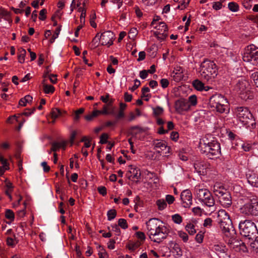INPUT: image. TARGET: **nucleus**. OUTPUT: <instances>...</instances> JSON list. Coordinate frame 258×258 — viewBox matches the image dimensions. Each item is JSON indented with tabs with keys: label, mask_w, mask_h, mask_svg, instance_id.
Returning <instances> with one entry per match:
<instances>
[{
	"label": "nucleus",
	"mask_w": 258,
	"mask_h": 258,
	"mask_svg": "<svg viewBox=\"0 0 258 258\" xmlns=\"http://www.w3.org/2000/svg\"><path fill=\"white\" fill-rule=\"evenodd\" d=\"M146 226L149 238L154 242H161L166 238L169 233V228L157 218L150 219L146 222Z\"/></svg>",
	"instance_id": "nucleus-1"
},
{
	"label": "nucleus",
	"mask_w": 258,
	"mask_h": 258,
	"mask_svg": "<svg viewBox=\"0 0 258 258\" xmlns=\"http://www.w3.org/2000/svg\"><path fill=\"white\" fill-rule=\"evenodd\" d=\"M199 148L201 152L210 159L217 158L221 154L220 143L216 140H210L207 137L201 140Z\"/></svg>",
	"instance_id": "nucleus-2"
},
{
	"label": "nucleus",
	"mask_w": 258,
	"mask_h": 258,
	"mask_svg": "<svg viewBox=\"0 0 258 258\" xmlns=\"http://www.w3.org/2000/svg\"><path fill=\"white\" fill-rule=\"evenodd\" d=\"M200 73L203 81L212 82L218 74L217 67L213 61L205 59L200 65Z\"/></svg>",
	"instance_id": "nucleus-3"
},
{
	"label": "nucleus",
	"mask_w": 258,
	"mask_h": 258,
	"mask_svg": "<svg viewBox=\"0 0 258 258\" xmlns=\"http://www.w3.org/2000/svg\"><path fill=\"white\" fill-rule=\"evenodd\" d=\"M218 223L220 228L226 236L234 238L236 234L232 222L228 213L223 210L218 213Z\"/></svg>",
	"instance_id": "nucleus-4"
},
{
	"label": "nucleus",
	"mask_w": 258,
	"mask_h": 258,
	"mask_svg": "<svg viewBox=\"0 0 258 258\" xmlns=\"http://www.w3.org/2000/svg\"><path fill=\"white\" fill-rule=\"evenodd\" d=\"M209 105L213 110L223 113L229 112V105L227 99L222 95L216 94L210 98Z\"/></svg>",
	"instance_id": "nucleus-5"
},
{
	"label": "nucleus",
	"mask_w": 258,
	"mask_h": 258,
	"mask_svg": "<svg viewBox=\"0 0 258 258\" xmlns=\"http://www.w3.org/2000/svg\"><path fill=\"white\" fill-rule=\"evenodd\" d=\"M239 228L241 235L252 240H256L257 232L256 226L253 222L248 220L241 221L239 224Z\"/></svg>",
	"instance_id": "nucleus-6"
},
{
	"label": "nucleus",
	"mask_w": 258,
	"mask_h": 258,
	"mask_svg": "<svg viewBox=\"0 0 258 258\" xmlns=\"http://www.w3.org/2000/svg\"><path fill=\"white\" fill-rule=\"evenodd\" d=\"M196 197L197 199L208 207H213L215 202L211 192L206 188H200L199 187L195 188Z\"/></svg>",
	"instance_id": "nucleus-7"
},
{
	"label": "nucleus",
	"mask_w": 258,
	"mask_h": 258,
	"mask_svg": "<svg viewBox=\"0 0 258 258\" xmlns=\"http://www.w3.org/2000/svg\"><path fill=\"white\" fill-rule=\"evenodd\" d=\"M213 191L223 207L229 208L231 205L232 199L229 192L218 185H214Z\"/></svg>",
	"instance_id": "nucleus-8"
},
{
	"label": "nucleus",
	"mask_w": 258,
	"mask_h": 258,
	"mask_svg": "<svg viewBox=\"0 0 258 258\" xmlns=\"http://www.w3.org/2000/svg\"><path fill=\"white\" fill-rule=\"evenodd\" d=\"M241 214L247 216H258V199L252 198L241 206L240 209Z\"/></svg>",
	"instance_id": "nucleus-9"
},
{
	"label": "nucleus",
	"mask_w": 258,
	"mask_h": 258,
	"mask_svg": "<svg viewBox=\"0 0 258 258\" xmlns=\"http://www.w3.org/2000/svg\"><path fill=\"white\" fill-rule=\"evenodd\" d=\"M243 61L250 62L253 65L258 64V48L254 45L247 46L244 50L242 56Z\"/></svg>",
	"instance_id": "nucleus-10"
},
{
	"label": "nucleus",
	"mask_w": 258,
	"mask_h": 258,
	"mask_svg": "<svg viewBox=\"0 0 258 258\" xmlns=\"http://www.w3.org/2000/svg\"><path fill=\"white\" fill-rule=\"evenodd\" d=\"M235 89L239 93L241 99L245 100L251 99L249 90V83L245 79L241 78L238 80Z\"/></svg>",
	"instance_id": "nucleus-11"
},
{
	"label": "nucleus",
	"mask_w": 258,
	"mask_h": 258,
	"mask_svg": "<svg viewBox=\"0 0 258 258\" xmlns=\"http://www.w3.org/2000/svg\"><path fill=\"white\" fill-rule=\"evenodd\" d=\"M235 112L238 120L244 125L248 124L252 119V115L247 107H237Z\"/></svg>",
	"instance_id": "nucleus-12"
},
{
	"label": "nucleus",
	"mask_w": 258,
	"mask_h": 258,
	"mask_svg": "<svg viewBox=\"0 0 258 258\" xmlns=\"http://www.w3.org/2000/svg\"><path fill=\"white\" fill-rule=\"evenodd\" d=\"M174 107L177 112L182 114L183 112L187 111L189 110L190 104L187 100L181 98L175 102Z\"/></svg>",
	"instance_id": "nucleus-13"
},
{
	"label": "nucleus",
	"mask_w": 258,
	"mask_h": 258,
	"mask_svg": "<svg viewBox=\"0 0 258 258\" xmlns=\"http://www.w3.org/2000/svg\"><path fill=\"white\" fill-rule=\"evenodd\" d=\"M100 42L102 45L110 46L113 44V39L114 35L111 31H107L99 35Z\"/></svg>",
	"instance_id": "nucleus-14"
},
{
	"label": "nucleus",
	"mask_w": 258,
	"mask_h": 258,
	"mask_svg": "<svg viewBox=\"0 0 258 258\" xmlns=\"http://www.w3.org/2000/svg\"><path fill=\"white\" fill-rule=\"evenodd\" d=\"M180 199L184 208H189L192 205V197L191 191L188 189L183 190L180 194Z\"/></svg>",
	"instance_id": "nucleus-15"
},
{
	"label": "nucleus",
	"mask_w": 258,
	"mask_h": 258,
	"mask_svg": "<svg viewBox=\"0 0 258 258\" xmlns=\"http://www.w3.org/2000/svg\"><path fill=\"white\" fill-rule=\"evenodd\" d=\"M210 164L205 161H197L194 164L195 170L200 174L206 173L207 169L209 168Z\"/></svg>",
	"instance_id": "nucleus-16"
},
{
	"label": "nucleus",
	"mask_w": 258,
	"mask_h": 258,
	"mask_svg": "<svg viewBox=\"0 0 258 258\" xmlns=\"http://www.w3.org/2000/svg\"><path fill=\"white\" fill-rule=\"evenodd\" d=\"M153 145L154 146V149L156 150V152L161 155L162 151L168 149L169 151V147H168L164 141H160L159 140H155L153 141Z\"/></svg>",
	"instance_id": "nucleus-17"
},
{
	"label": "nucleus",
	"mask_w": 258,
	"mask_h": 258,
	"mask_svg": "<svg viewBox=\"0 0 258 258\" xmlns=\"http://www.w3.org/2000/svg\"><path fill=\"white\" fill-rule=\"evenodd\" d=\"M248 182L253 186L258 187V174L249 170L246 174Z\"/></svg>",
	"instance_id": "nucleus-18"
},
{
	"label": "nucleus",
	"mask_w": 258,
	"mask_h": 258,
	"mask_svg": "<svg viewBox=\"0 0 258 258\" xmlns=\"http://www.w3.org/2000/svg\"><path fill=\"white\" fill-rule=\"evenodd\" d=\"M158 27V29L162 32V37H158V38L161 39H165L167 36L168 27L167 25L164 22H160Z\"/></svg>",
	"instance_id": "nucleus-19"
},
{
	"label": "nucleus",
	"mask_w": 258,
	"mask_h": 258,
	"mask_svg": "<svg viewBox=\"0 0 258 258\" xmlns=\"http://www.w3.org/2000/svg\"><path fill=\"white\" fill-rule=\"evenodd\" d=\"M130 131L131 134L136 136L138 134L145 132L146 130L145 128L142 127L139 125H135L131 126L130 128Z\"/></svg>",
	"instance_id": "nucleus-20"
},
{
	"label": "nucleus",
	"mask_w": 258,
	"mask_h": 258,
	"mask_svg": "<svg viewBox=\"0 0 258 258\" xmlns=\"http://www.w3.org/2000/svg\"><path fill=\"white\" fill-rule=\"evenodd\" d=\"M131 170L129 171L131 175H128V178L131 177L133 178L139 179L141 176V172L139 169L136 168H134L132 165L131 166Z\"/></svg>",
	"instance_id": "nucleus-21"
},
{
	"label": "nucleus",
	"mask_w": 258,
	"mask_h": 258,
	"mask_svg": "<svg viewBox=\"0 0 258 258\" xmlns=\"http://www.w3.org/2000/svg\"><path fill=\"white\" fill-rule=\"evenodd\" d=\"M62 112L61 110L58 108H53L51 111V115L53 120L52 121V123H54L55 119L59 116L61 115Z\"/></svg>",
	"instance_id": "nucleus-22"
},
{
	"label": "nucleus",
	"mask_w": 258,
	"mask_h": 258,
	"mask_svg": "<svg viewBox=\"0 0 258 258\" xmlns=\"http://www.w3.org/2000/svg\"><path fill=\"white\" fill-rule=\"evenodd\" d=\"M45 80L43 81V91L46 94H52L54 92L55 89L54 87L50 85H47L44 83Z\"/></svg>",
	"instance_id": "nucleus-23"
},
{
	"label": "nucleus",
	"mask_w": 258,
	"mask_h": 258,
	"mask_svg": "<svg viewBox=\"0 0 258 258\" xmlns=\"http://www.w3.org/2000/svg\"><path fill=\"white\" fill-rule=\"evenodd\" d=\"M33 98L30 95H26L24 98H21L19 102L20 105L25 106L27 103H30L32 101Z\"/></svg>",
	"instance_id": "nucleus-24"
},
{
	"label": "nucleus",
	"mask_w": 258,
	"mask_h": 258,
	"mask_svg": "<svg viewBox=\"0 0 258 258\" xmlns=\"http://www.w3.org/2000/svg\"><path fill=\"white\" fill-rule=\"evenodd\" d=\"M192 85L198 91H203L204 89V84L198 79L192 82Z\"/></svg>",
	"instance_id": "nucleus-25"
},
{
	"label": "nucleus",
	"mask_w": 258,
	"mask_h": 258,
	"mask_svg": "<svg viewBox=\"0 0 258 258\" xmlns=\"http://www.w3.org/2000/svg\"><path fill=\"white\" fill-rule=\"evenodd\" d=\"M185 229L190 235H194L196 233L195 226L192 223H187L185 227Z\"/></svg>",
	"instance_id": "nucleus-26"
},
{
	"label": "nucleus",
	"mask_w": 258,
	"mask_h": 258,
	"mask_svg": "<svg viewBox=\"0 0 258 258\" xmlns=\"http://www.w3.org/2000/svg\"><path fill=\"white\" fill-rule=\"evenodd\" d=\"M173 252L175 253L177 257H180L182 255V251L178 244H174L173 246Z\"/></svg>",
	"instance_id": "nucleus-27"
},
{
	"label": "nucleus",
	"mask_w": 258,
	"mask_h": 258,
	"mask_svg": "<svg viewBox=\"0 0 258 258\" xmlns=\"http://www.w3.org/2000/svg\"><path fill=\"white\" fill-rule=\"evenodd\" d=\"M100 112L98 110H94L91 113L85 116V118L87 121H91L93 119L99 115Z\"/></svg>",
	"instance_id": "nucleus-28"
},
{
	"label": "nucleus",
	"mask_w": 258,
	"mask_h": 258,
	"mask_svg": "<svg viewBox=\"0 0 258 258\" xmlns=\"http://www.w3.org/2000/svg\"><path fill=\"white\" fill-rule=\"evenodd\" d=\"M19 53L20 54L18 56V61L20 63H23L25 61V57L26 54V51L24 49L21 48L20 50Z\"/></svg>",
	"instance_id": "nucleus-29"
},
{
	"label": "nucleus",
	"mask_w": 258,
	"mask_h": 258,
	"mask_svg": "<svg viewBox=\"0 0 258 258\" xmlns=\"http://www.w3.org/2000/svg\"><path fill=\"white\" fill-rule=\"evenodd\" d=\"M109 95L107 94L105 97L103 96H101L100 97V100L104 103H107L108 106H112V103L113 102V100L112 99L109 98Z\"/></svg>",
	"instance_id": "nucleus-30"
},
{
	"label": "nucleus",
	"mask_w": 258,
	"mask_h": 258,
	"mask_svg": "<svg viewBox=\"0 0 258 258\" xmlns=\"http://www.w3.org/2000/svg\"><path fill=\"white\" fill-rule=\"evenodd\" d=\"M156 204L159 210H163L167 207L166 202L163 199H159L157 201Z\"/></svg>",
	"instance_id": "nucleus-31"
},
{
	"label": "nucleus",
	"mask_w": 258,
	"mask_h": 258,
	"mask_svg": "<svg viewBox=\"0 0 258 258\" xmlns=\"http://www.w3.org/2000/svg\"><path fill=\"white\" fill-rule=\"evenodd\" d=\"M0 16L4 17L6 20L9 21L10 18V13L5 9L1 8Z\"/></svg>",
	"instance_id": "nucleus-32"
},
{
	"label": "nucleus",
	"mask_w": 258,
	"mask_h": 258,
	"mask_svg": "<svg viewBox=\"0 0 258 258\" xmlns=\"http://www.w3.org/2000/svg\"><path fill=\"white\" fill-rule=\"evenodd\" d=\"M5 217L7 219L13 221L15 218V215L12 210L7 209L5 212Z\"/></svg>",
	"instance_id": "nucleus-33"
},
{
	"label": "nucleus",
	"mask_w": 258,
	"mask_h": 258,
	"mask_svg": "<svg viewBox=\"0 0 258 258\" xmlns=\"http://www.w3.org/2000/svg\"><path fill=\"white\" fill-rule=\"evenodd\" d=\"M84 112V108H81L80 109H79L78 110H77L76 111H75V114H74V119L75 120V121H78L80 118V115L83 114Z\"/></svg>",
	"instance_id": "nucleus-34"
},
{
	"label": "nucleus",
	"mask_w": 258,
	"mask_h": 258,
	"mask_svg": "<svg viewBox=\"0 0 258 258\" xmlns=\"http://www.w3.org/2000/svg\"><path fill=\"white\" fill-rule=\"evenodd\" d=\"M229 9L232 12H237L239 10L238 5L234 2H230L228 5Z\"/></svg>",
	"instance_id": "nucleus-35"
},
{
	"label": "nucleus",
	"mask_w": 258,
	"mask_h": 258,
	"mask_svg": "<svg viewBox=\"0 0 258 258\" xmlns=\"http://www.w3.org/2000/svg\"><path fill=\"white\" fill-rule=\"evenodd\" d=\"M107 219L109 221L114 219L116 216V211L114 209L109 210L107 213Z\"/></svg>",
	"instance_id": "nucleus-36"
},
{
	"label": "nucleus",
	"mask_w": 258,
	"mask_h": 258,
	"mask_svg": "<svg viewBox=\"0 0 258 258\" xmlns=\"http://www.w3.org/2000/svg\"><path fill=\"white\" fill-rule=\"evenodd\" d=\"M172 220L173 221L177 224H180L182 222V217L178 214H174L172 216Z\"/></svg>",
	"instance_id": "nucleus-37"
},
{
	"label": "nucleus",
	"mask_w": 258,
	"mask_h": 258,
	"mask_svg": "<svg viewBox=\"0 0 258 258\" xmlns=\"http://www.w3.org/2000/svg\"><path fill=\"white\" fill-rule=\"evenodd\" d=\"M212 250L215 252H219L220 253L224 252V247L219 244H215L212 247Z\"/></svg>",
	"instance_id": "nucleus-38"
},
{
	"label": "nucleus",
	"mask_w": 258,
	"mask_h": 258,
	"mask_svg": "<svg viewBox=\"0 0 258 258\" xmlns=\"http://www.w3.org/2000/svg\"><path fill=\"white\" fill-rule=\"evenodd\" d=\"M187 101H188L189 104H190V107L191 106H196L197 104V96L195 95L189 96Z\"/></svg>",
	"instance_id": "nucleus-39"
},
{
	"label": "nucleus",
	"mask_w": 258,
	"mask_h": 258,
	"mask_svg": "<svg viewBox=\"0 0 258 258\" xmlns=\"http://www.w3.org/2000/svg\"><path fill=\"white\" fill-rule=\"evenodd\" d=\"M235 242L239 243V248L236 249V250L241 251L244 252L247 251V247L244 242L238 241H235Z\"/></svg>",
	"instance_id": "nucleus-40"
},
{
	"label": "nucleus",
	"mask_w": 258,
	"mask_h": 258,
	"mask_svg": "<svg viewBox=\"0 0 258 258\" xmlns=\"http://www.w3.org/2000/svg\"><path fill=\"white\" fill-rule=\"evenodd\" d=\"M118 225L123 229H125L128 227L126 221L124 219H119L118 221Z\"/></svg>",
	"instance_id": "nucleus-41"
},
{
	"label": "nucleus",
	"mask_w": 258,
	"mask_h": 258,
	"mask_svg": "<svg viewBox=\"0 0 258 258\" xmlns=\"http://www.w3.org/2000/svg\"><path fill=\"white\" fill-rule=\"evenodd\" d=\"M60 31V26L57 28L55 30L54 33L52 35L51 38L50 39V42L52 43L54 42L55 39L58 37L59 32Z\"/></svg>",
	"instance_id": "nucleus-42"
},
{
	"label": "nucleus",
	"mask_w": 258,
	"mask_h": 258,
	"mask_svg": "<svg viewBox=\"0 0 258 258\" xmlns=\"http://www.w3.org/2000/svg\"><path fill=\"white\" fill-rule=\"evenodd\" d=\"M178 235L182 239L183 242H186L188 241V236L185 232L179 231L178 232Z\"/></svg>",
	"instance_id": "nucleus-43"
},
{
	"label": "nucleus",
	"mask_w": 258,
	"mask_h": 258,
	"mask_svg": "<svg viewBox=\"0 0 258 258\" xmlns=\"http://www.w3.org/2000/svg\"><path fill=\"white\" fill-rule=\"evenodd\" d=\"M154 114L155 116H159L163 112V109L159 106L156 107L153 109Z\"/></svg>",
	"instance_id": "nucleus-44"
},
{
	"label": "nucleus",
	"mask_w": 258,
	"mask_h": 258,
	"mask_svg": "<svg viewBox=\"0 0 258 258\" xmlns=\"http://www.w3.org/2000/svg\"><path fill=\"white\" fill-rule=\"evenodd\" d=\"M108 138V136L107 134L104 133L102 134L100 137V143L101 144H104L107 143V139Z\"/></svg>",
	"instance_id": "nucleus-45"
},
{
	"label": "nucleus",
	"mask_w": 258,
	"mask_h": 258,
	"mask_svg": "<svg viewBox=\"0 0 258 258\" xmlns=\"http://www.w3.org/2000/svg\"><path fill=\"white\" fill-rule=\"evenodd\" d=\"M60 148V144L59 142H53L52 144L51 151L56 152Z\"/></svg>",
	"instance_id": "nucleus-46"
},
{
	"label": "nucleus",
	"mask_w": 258,
	"mask_h": 258,
	"mask_svg": "<svg viewBox=\"0 0 258 258\" xmlns=\"http://www.w3.org/2000/svg\"><path fill=\"white\" fill-rule=\"evenodd\" d=\"M46 10L43 9L40 11L39 19L42 21L45 20L46 18Z\"/></svg>",
	"instance_id": "nucleus-47"
},
{
	"label": "nucleus",
	"mask_w": 258,
	"mask_h": 258,
	"mask_svg": "<svg viewBox=\"0 0 258 258\" xmlns=\"http://www.w3.org/2000/svg\"><path fill=\"white\" fill-rule=\"evenodd\" d=\"M251 78L253 80L255 85L258 87V72H256L252 73L251 75Z\"/></svg>",
	"instance_id": "nucleus-48"
},
{
	"label": "nucleus",
	"mask_w": 258,
	"mask_h": 258,
	"mask_svg": "<svg viewBox=\"0 0 258 258\" xmlns=\"http://www.w3.org/2000/svg\"><path fill=\"white\" fill-rule=\"evenodd\" d=\"M100 41L99 33H97L92 40V43L96 47L98 46V42Z\"/></svg>",
	"instance_id": "nucleus-49"
},
{
	"label": "nucleus",
	"mask_w": 258,
	"mask_h": 258,
	"mask_svg": "<svg viewBox=\"0 0 258 258\" xmlns=\"http://www.w3.org/2000/svg\"><path fill=\"white\" fill-rule=\"evenodd\" d=\"M160 83L161 87L164 89L167 88L169 84V81L167 79H162Z\"/></svg>",
	"instance_id": "nucleus-50"
},
{
	"label": "nucleus",
	"mask_w": 258,
	"mask_h": 258,
	"mask_svg": "<svg viewBox=\"0 0 258 258\" xmlns=\"http://www.w3.org/2000/svg\"><path fill=\"white\" fill-rule=\"evenodd\" d=\"M165 200L168 204H172L175 201V198L172 195H167L166 196Z\"/></svg>",
	"instance_id": "nucleus-51"
},
{
	"label": "nucleus",
	"mask_w": 258,
	"mask_h": 258,
	"mask_svg": "<svg viewBox=\"0 0 258 258\" xmlns=\"http://www.w3.org/2000/svg\"><path fill=\"white\" fill-rule=\"evenodd\" d=\"M99 193L103 196H106L107 194L106 188L105 186H101L98 187Z\"/></svg>",
	"instance_id": "nucleus-52"
},
{
	"label": "nucleus",
	"mask_w": 258,
	"mask_h": 258,
	"mask_svg": "<svg viewBox=\"0 0 258 258\" xmlns=\"http://www.w3.org/2000/svg\"><path fill=\"white\" fill-rule=\"evenodd\" d=\"M192 211L195 215L201 216L202 215V210L199 207L192 208Z\"/></svg>",
	"instance_id": "nucleus-53"
},
{
	"label": "nucleus",
	"mask_w": 258,
	"mask_h": 258,
	"mask_svg": "<svg viewBox=\"0 0 258 258\" xmlns=\"http://www.w3.org/2000/svg\"><path fill=\"white\" fill-rule=\"evenodd\" d=\"M111 106H108L107 104L104 105L102 110H99L100 114H109V107Z\"/></svg>",
	"instance_id": "nucleus-54"
},
{
	"label": "nucleus",
	"mask_w": 258,
	"mask_h": 258,
	"mask_svg": "<svg viewBox=\"0 0 258 258\" xmlns=\"http://www.w3.org/2000/svg\"><path fill=\"white\" fill-rule=\"evenodd\" d=\"M134 81H135L134 85L132 87L130 88V90L131 91H132V92L136 90L141 85V82L139 80L136 79Z\"/></svg>",
	"instance_id": "nucleus-55"
},
{
	"label": "nucleus",
	"mask_w": 258,
	"mask_h": 258,
	"mask_svg": "<svg viewBox=\"0 0 258 258\" xmlns=\"http://www.w3.org/2000/svg\"><path fill=\"white\" fill-rule=\"evenodd\" d=\"M212 220L210 218H207L204 220L203 226L205 227H211L212 226Z\"/></svg>",
	"instance_id": "nucleus-56"
},
{
	"label": "nucleus",
	"mask_w": 258,
	"mask_h": 258,
	"mask_svg": "<svg viewBox=\"0 0 258 258\" xmlns=\"http://www.w3.org/2000/svg\"><path fill=\"white\" fill-rule=\"evenodd\" d=\"M222 8V4L220 2H214L213 8L215 10H219Z\"/></svg>",
	"instance_id": "nucleus-57"
},
{
	"label": "nucleus",
	"mask_w": 258,
	"mask_h": 258,
	"mask_svg": "<svg viewBox=\"0 0 258 258\" xmlns=\"http://www.w3.org/2000/svg\"><path fill=\"white\" fill-rule=\"evenodd\" d=\"M204 236L203 234L198 233L196 236V240L197 242L201 243L203 242Z\"/></svg>",
	"instance_id": "nucleus-58"
},
{
	"label": "nucleus",
	"mask_w": 258,
	"mask_h": 258,
	"mask_svg": "<svg viewBox=\"0 0 258 258\" xmlns=\"http://www.w3.org/2000/svg\"><path fill=\"white\" fill-rule=\"evenodd\" d=\"M136 234L137 237L141 240H144L146 238L145 235L143 232H137Z\"/></svg>",
	"instance_id": "nucleus-59"
},
{
	"label": "nucleus",
	"mask_w": 258,
	"mask_h": 258,
	"mask_svg": "<svg viewBox=\"0 0 258 258\" xmlns=\"http://www.w3.org/2000/svg\"><path fill=\"white\" fill-rule=\"evenodd\" d=\"M76 135H77L76 131H74L72 132L71 137H70V140L71 146H72L74 144V141L76 138Z\"/></svg>",
	"instance_id": "nucleus-60"
},
{
	"label": "nucleus",
	"mask_w": 258,
	"mask_h": 258,
	"mask_svg": "<svg viewBox=\"0 0 258 258\" xmlns=\"http://www.w3.org/2000/svg\"><path fill=\"white\" fill-rule=\"evenodd\" d=\"M148 73L147 70H142L140 72V77L142 79H145L147 77Z\"/></svg>",
	"instance_id": "nucleus-61"
},
{
	"label": "nucleus",
	"mask_w": 258,
	"mask_h": 258,
	"mask_svg": "<svg viewBox=\"0 0 258 258\" xmlns=\"http://www.w3.org/2000/svg\"><path fill=\"white\" fill-rule=\"evenodd\" d=\"M235 241L236 240L233 239L231 242H229L228 244H230L231 248L238 249L239 248V243H235Z\"/></svg>",
	"instance_id": "nucleus-62"
},
{
	"label": "nucleus",
	"mask_w": 258,
	"mask_h": 258,
	"mask_svg": "<svg viewBox=\"0 0 258 258\" xmlns=\"http://www.w3.org/2000/svg\"><path fill=\"white\" fill-rule=\"evenodd\" d=\"M0 159H1L0 162H1V164H2L3 168H5V170L8 169L7 167H8V164L7 160L4 159L3 157H0Z\"/></svg>",
	"instance_id": "nucleus-63"
},
{
	"label": "nucleus",
	"mask_w": 258,
	"mask_h": 258,
	"mask_svg": "<svg viewBox=\"0 0 258 258\" xmlns=\"http://www.w3.org/2000/svg\"><path fill=\"white\" fill-rule=\"evenodd\" d=\"M124 99L126 102H130L132 99V95L129 94L127 92H125L124 95Z\"/></svg>",
	"instance_id": "nucleus-64"
}]
</instances>
